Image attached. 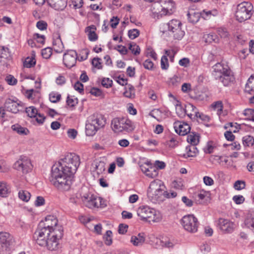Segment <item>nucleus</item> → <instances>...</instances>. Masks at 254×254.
I'll return each mask as SVG.
<instances>
[{
    "label": "nucleus",
    "mask_w": 254,
    "mask_h": 254,
    "mask_svg": "<svg viewBox=\"0 0 254 254\" xmlns=\"http://www.w3.org/2000/svg\"><path fill=\"white\" fill-rule=\"evenodd\" d=\"M80 164V158L75 153H67L51 169L49 182L60 191H68L72 184L74 174Z\"/></svg>",
    "instance_id": "1"
},
{
    "label": "nucleus",
    "mask_w": 254,
    "mask_h": 254,
    "mask_svg": "<svg viewBox=\"0 0 254 254\" xmlns=\"http://www.w3.org/2000/svg\"><path fill=\"white\" fill-rule=\"evenodd\" d=\"M64 235V231L62 227L58 229L53 230L49 235L43 234L41 232L39 234L34 235V238L39 246L46 247L50 251H56L59 247V241Z\"/></svg>",
    "instance_id": "2"
},
{
    "label": "nucleus",
    "mask_w": 254,
    "mask_h": 254,
    "mask_svg": "<svg viewBox=\"0 0 254 254\" xmlns=\"http://www.w3.org/2000/svg\"><path fill=\"white\" fill-rule=\"evenodd\" d=\"M58 223V221L54 216L49 215L45 218V221L40 222L34 235L39 234L41 232H43V234L49 235L53 229H58L59 227H62L57 226Z\"/></svg>",
    "instance_id": "3"
},
{
    "label": "nucleus",
    "mask_w": 254,
    "mask_h": 254,
    "mask_svg": "<svg viewBox=\"0 0 254 254\" xmlns=\"http://www.w3.org/2000/svg\"><path fill=\"white\" fill-rule=\"evenodd\" d=\"M253 5L248 1H244L237 5L235 16L236 19L240 22H244L250 19L253 13Z\"/></svg>",
    "instance_id": "4"
},
{
    "label": "nucleus",
    "mask_w": 254,
    "mask_h": 254,
    "mask_svg": "<svg viewBox=\"0 0 254 254\" xmlns=\"http://www.w3.org/2000/svg\"><path fill=\"white\" fill-rule=\"evenodd\" d=\"M113 129L115 131L120 132L123 130L131 132L134 130L135 127L132 122L126 118H114L111 123Z\"/></svg>",
    "instance_id": "5"
},
{
    "label": "nucleus",
    "mask_w": 254,
    "mask_h": 254,
    "mask_svg": "<svg viewBox=\"0 0 254 254\" xmlns=\"http://www.w3.org/2000/svg\"><path fill=\"white\" fill-rule=\"evenodd\" d=\"M181 224L187 232L194 233L197 231L199 222L193 214H188L182 217Z\"/></svg>",
    "instance_id": "6"
},
{
    "label": "nucleus",
    "mask_w": 254,
    "mask_h": 254,
    "mask_svg": "<svg viewBox=\"0 0 254 254\" xmlns=\"http://www.w3.org/2000/svg\"><path fill=\"white\" fill-rule=\"evenodd\" d=\"M161 181L157 180L152 182L150 185L149 188L150 189L155 190L153 193L151 192L148 193V195L151 197V201L153 203L161 201L162 195L166 192L162 188H164V186H161Z\"/></svg>",
    "instance_id": "7"
},
{
    "label": "nucleus",
    "mask_w": 254,
    "mask_h": 254,
    "mask_svg": "<svg viewBox=\"0 0 254 254\" xmlns=\"http://www.w3.org/2000/svg\"><path fill=\"white\" fill-rule=\"evenodd\" d=\"M13 167L23 174H27L32 171L33 166L31 160L28 157L20 156L13 164Z\"/></svg>",
    "instance_id": "8"
},
{
    "label": "nucleus",
    "mask_w": 254,
    "mask_h": 254,
    "mask_svg": "<svg viewBox=\"0 0 254 254\" xmlns=\"http://www.w3.org/2000/svg\"><path fill=\"white\" fill-rule=\"evenodd\" d=\"M181 25L182 23L176 19H172L166 24L168 31L173 33L175 39L181 40L185 35V32L181 29Z\"/></svg>",
    "instance_id": "9"
},
{
    "label": "nucleus",
    "mask_w": 254,
    "mask_h": 254,
    "mask_svg": "<svg viewBox=\"0 0 254 254\" xmlns=\"http://www.w3.org/2000/svg\"><path fill=\"white\" fill-rule=\"evenodd\" d=\"M156 210L149 207L148 206H140L137 210V215L143 220H147V219H150L149 221L157 222L159 219L156 218Z\"/></svg>",
    "instance_id": "10"
},
{
    "label": "nucleus",
    "mask_w": 254,
    "mask_h": 254,
    "mask_svg": "<svg viewBox=\"0 0 254 254\" xmlns=\"http://www.w3.org/2000/svg\"><path fill=\"white\" fill-rule=\"evenodd\" d=\"M77 54L75 51L68 50L63 56V62L65 66L71 68L75 65Z\"/></svg>",
    "instance_id": "11"
},
{
    "label": "nucleus",
    "mask_w": 254,
    "mask_h": 254,
    "mask_svg": "<svg viewBox=\"0 0 254 254\" xmlns=\"http://www.w3.org/2000/svg\"><path fill=\"white\" fill-rule=\"evenodd\" d=\"M234 224L230 220L219 218L217 223L219 229L224 233H231L234 230Z\"/></svg>",
    "instance_id": "12"
},
{
    "label": "nucleus",
    "mask_w": 254,
    "mask_h": 254,
    "mask_svg": "<svg viewBox=\"0 0 254 254\" xmlns=\"http://www.w3.org/2000/svg\"><path fill=\"white\" fill-rule=\"evenodd\" d=\"M88 122L94 124L100 129L103 127L105 124L106 120L104 116L100 114L95 113L88 118Z\"/></svg>",
    "instance_id": "13"
},
{
    "label": "nucleus",
    "mask_w": 254,
    "mask_h": 254,
    "mask_svg": "<svg viewBox=\"0 0 254 254\" xmlns=\"http://www.w3.org/2000/svg\"><path fill=\"white\" fill-rule=\"evenodd\" d=\"M22 107L20 103L11 99H6L4 104L5 110L13 114H16L21 111L20 108Z\"/></svg>",
    "instance_id": "14"
},
{
    "label": "nucleus",
    "mask_w": 254,
    "mask_h": 254,
    "mask_svg": "<svg viewBox=\"0 0 254 254\" xmlns=\"http://www.w3.org/2000/svg\"><path fill=\"white\" fill-rule=\"evenodd\" d=\"M174 127L176 132L182 136L187 134L190 130V127L189 124L179 121L174 123Z\"/></svg>",
    "instance_id": "15"
},
{
    "label": "nucleus",
    "mask_w": 254,
    "mask_h": 254,
    "mask_svg": "<svg viewBox=\"0 0 254 254\" xmlns=\"http://www.w3.org/2000/svg\"><path fill=\"white\" fill-rule=\"evenodd\" d=\"M82 200L84 205L89 208H96L97 206L96 196L91 193L84 195L82 197Z\"/></svg>",
    "instance_id": "16"
},
{
    "label": "nucleus",
    "mask_w": 254,
    "mask_h": 254,
    "mask_svg": "<svg viewBox=\"0 0 254 254\" xmlns=\"http://www.w3.org/2000/svg\"><path fill=\"white\" fill-rule=\"evenodd\" d=\"M227 67V65H224L220 63L215 64L213 66L214 70L212 73V75L214 78L220 81Z\"/></svg>",
    "instance_id": "17"
},
{
    "label": "nucleus",
    "mask_w": 254,
    "mask_h": 254,
    "mask_svg": "<svg viewBox=\"0 0 254 254\" xmlns=\"http://www.w3.org/2000/svg\"><path fill=\"white\" fill-rule=\"evenodd\" d=\"M12 237L9 233L5 232H0V246L7 249L11 244Z\"/></svg>",
    "instance_id": "18"
},
{
    "label": "nucleus",
    "mask_w": 254,
    "mask_h": 254,
    "mask_svg": "<svg viewBox=\"0 0 254 254\" xmlns=\"http://www.w3.org/2000/svg\"><path fill=\"white\" fill-rule=\"evenodd\" d=\"M162 7V10L166 14H170L172 13L175 7V3L172 0H159Z\"/></svg>",
    "instance_id": "19"
},
{
    "label": "nucleus",
    "mask_w": 254,
    "mask_h": 254,
    "mask_svg": "<svg viewBox=\"0 0 254 254\" xmlns=\"http://www.w3.org/2000/svg\"><path fill=\"white\" fill-rule=\"evenodd\" d=\"M48 4L56 10H63L67 5V0H47Z\"/></svg>",
    "instance_id": "20"
},
{
    "label": "nucleus",
    "mask_w": 254,
    "mask_h": 254,
    "mask_svg": "<svg viewBox=\"0 0 254 254\" xmlns=\"http://www.w3.org/2000/svg\"><path fill=\"white\" fill-rule=\"evenodd\" d=\"M235 78L231 73L230 69L227 67L225 69L222 78L220 81L223 84L226 86H228L231 83L234 81Z\"/></svg>",
    "instance_id": "21"
},
{
    "label": "nucleus",
    "mask_w": 254,
    "mask_h": 254,
    "mask_svg": "<svg viewBox=\"0 0 254 254\" xmlns=\"http://www.w3.org/2000/svg\"><path fill=\"white\" fill-rule=\"evenodd\" d=\"M186 108L189 109H190L191 111L194 113V116L193 117V119L194 118H199L201 121L208 122L209 120V117L203 114L202 113H200L197 111L196 108L192 104L189 103L186 106Z\"/></svg>",
    "instance_id": "22"
},
{
    "label": "nucleus",
    "mask_w": 254,
    "mask_h": 254,
    "mask_svg": "<svg viewBox=\"0 0 254 254\" xmlns=\"http://www.w3.org/2000/svg\"><path fill=\"white\" fill-rule=\"evenodd\" d=\"M145 240L144 233H139L137 236H132L130 239V242L134 246H140L143 245Z\"/></svg>",
    "instance_id": "23"
},
{
    "label": "nucleus",
    "mask_w": 254,
    "mask_h": 254,
    "mask_svg": "<svg viewBox=\"0 0 254 254\" xmlns=\"http://www.w3.org/2000/svg\"><path fill=\"white\" fill-rule=\"evenodd\" d=\"M96 27L95 25H92L86 28V32L88 34V37L90 41L94 42L98 39V36L95 32Z\"/></svg>",
    "instance_id": "24"
},
{
    "label": "nucleus",
    "mask_w": 254,
    "mask_h": 254,
    "mask_svg": "<svg viewBox=\"0 0 254 254\" xmlns=\"http://www.w3.org/2000/svg\"><path fill=\"white\" fill-rule=\"evenodd\" d=\"M98 129H99L96 125L88 122V120L87 119L85 126V132L87 136L94 135Z\"/></svg>",
    "instance_id": "25"
},
{
    "label": "nucleus",
    "mask_w": 254,
    "mask_h": 254,
    "mask_svg": "<svg viewBox=\"0 0 254 254\" xmlns=\"http://www.w3.org/2000/svg\"><path fill=\"white\" fill-rule=\"evenodd\" d=\"M186 106L187 105L185 106V108H184L179 101H177V103L175 105V107L176 112L179 117L181 118H184L187 114V112H188V110H190V109L186 108Z\"/></svg>",
    "instance_id": "26"
},
{
    "label": "nucleus",
    "mask_w": 254,
    "mask_h": 254,
    "mask_svg": "<svg viewBox=\"0 0 254 254\" xmlns=\"http://www.w3.org/2000/svg\"><path fill=\"white\" fill-rule=\"evenodd\" d=\"M244 225L254 233V215L249 214L244 221Z\"/></svg>",
    "instance_id": "27"
},
{
    "label": "nucleus",
    "mask_w": 254,
    "mask_h": 254,
    "mask_svg": "<svg viewBox=\"0 0 254 254\" xmlns=\"http://www.w3.org/2000/svg\"><path fill=\"white\" fill-rule=\"evenodd\" d=\"M187 16L190 22L195 23L198 21L201 17V14L200 12H195L191 10L188 12Z\"/></svg>",
    "instance_id": "28"
},
{
    "label": "nucleus",
    "mask_w": 254,
    "mask_h": 254,
    "mask_svg": "<svg viewBox=\"0 0 254 254\" xmlns=\"http://www.w3.org/2000/svg\"><path fill=\"white\" fill-rule=\"evenodd\" d=\"M10 58L11 54L9 49L4 46H0V62H3L4 59L9 60Z\"/></svg>",
    "instance_id": "29"
},
{
    "label": "nucleus",
    "mask_w": 254,
    "mask_h": 254,
    "mask_svg": "<svg viewBox=\"0 0 254 254\" xmlns=\"http://www.w3.org/2000/svg\"><path fill=\"white\" fill-rule=\"evenodd\" d=\"M186 153L184 154V157L186 158L190 157H194L196 156L198 153V150L195 145H191L187 146L186 148Z\"/></svg>",
    "instance_id": "30"
},
{
    "label": "nucleus",
    "mask_w": 254,
    "mask_h": 254,
    "mask_svg": "<svg viewBox=\"0 0 254 254\" xmlns=\"http://www.w3.org/2000/svg\"><path fill=\"white\" fill-rule=\"evenodd\" d=\"M190 134L188 135L187 141L190 143L191 145H196L199 142V136L198 133L194 132H189Z\"/></svg>",
    "instance_id": "31"
},
{
    "label": "nucleus",
    "mask_w": 254,
    "mask_h": 254,
    "mask_svg": "<svg viewBox=\"0 0 254 254\" xmlns=\"http://www.w3.org/2000/svg\"><path fill=\"white\" fill-rule=\"evenodd\" d=\"M11 128L20 135H27L29 132V130L27 128L22 127L18 124L12 125Z\"/></svg>",
    "instance_id": "32"
},
{
    "label": "nucleus",
    "mask_w": 254,
    "mask_h": 254,
    "mask_svg": "<svg viewBox=\"0 0 254 254\" xmlns=\"http://www.w3.org/2000/svg\"><path fill=\"white\" fill-rule=\"evenodd\" d=\"M243 144L245 147L254 148V138L251 135H246L242 138Z\"/></svg>",
    "instance_id": "33"
},
{
    "label": "nucleus",
    "mask_w": 254,
    "mask_h": 254,
    "mask_svg": "<svg viewBox=\"0 0 254 254\" xmlns=\"http://www.w3.org/2000/svg\"><path fill=\"white\" fill-rule=\"evenodd\" d=\"M245 91L249 93L254 91V75H252L248 79L245 86Z\"/></svg>",
    "instance_id": "34"
},
{
    "label": "nucleus",
    "mask_w": 254,
    "mask_h": 254,
    "mask_svg": "<svg viewBox=\"0 0 254 254\" xmlns=\"http://www.w3.org/2000/svg\"><path fill=\"white\" fill-rule=\"evenodd\" d=\"M205 42L207 43H211L212 42L217 43L218 42V38L214 33H209L203 36Z\"/></svg>",
    "instance_id": "35"
},
{
    "label": "nucleus",
    "mask_w": 254,
    "mask_h": 254,
    "mask_svg": "<svg viewBox=\"0 0 254 254\" xmlns=\"http://www.w3.org/2000/svg\"><path fill=\"white\" fill-rule=\"evenodd\" d=\"M201 17H202L204 19H208L212 16H215L217 15V12L215 10H203L201 12Z\"/></svg>",
    "instance_id": "36"
},
{
    "label": "nucleus",
    "mask_w": 254,
    "mask_h": 254,
    "mask_svg": "<svg viewBox=\"0 0 254 254\" xmlns=\"http://www.w3.org/2000/svg\"><path fill=\"white\" fill-rule=\"evenodd\" d=\"M35 64L36 60L33 57L26 58L23 63L24 66L27 68H31L34 66Z\"/></svg>",
    "instance_id": "37"
},
{
    "label": "nucleus",
    "mask_w": 254,
    "mask_h": 254,
    "mask_svg": "<svg viewBox=\"0 0 254 254\" xmlns=\"http://www.w3.org/2000/svg\"><path fill=\"white\" fill-rule=\"evenodd\" d=\"M10 192L9 189L5 183H0V196L5 197Z\"/></svg>",
    "instance_id": "38"
},
{
    "label": "nucleus",
    "mask_w": 254,
    "mask_h": 254,
    "mask_svg": "<svg viewBox=\"0 0 254 254\" xmlns=\"http://www.w3.org/2000/svg\"><path fill=\"white\" fill-rule=\"evenodd\" d=\"M25 112L27 114V116L30 118H35L38 114L37 110L33 106L26 108Z\"/></svg>",
    "instance_id": "39"
},
{
    "label": "nucleus",
    "mask_w": 254,
    "mask_h": 254,
    "mask_svg": "<svg viewBox=\"0 0 254 254\" xmlns=\"http://www.w3.org/2000/svg\"><path fill=\"white\" fill-rule=\"evenodd\" d=\"M30 196V193L26 190H21L18 192L19 198L26 202H27L29 200Z\"/></svg>",
    "instance_id": "40"
},
{
    "label": "nucleus",
    "mask_w": 254,
    "mask_h": 254,
    "mask_svg": "<svg viewBox=\"0 0 254 254\" xmlns=\"http://www.w3.org/2000/svg\"><path fill=\"white\" fill-rule=\"evenodd\" d=\"M132 53L134 55H138L140 53V49L139 46L137 45L135 43H130L128 47Z\"/></svg>",
    "instance_id": "41"
},
{
    "label": "nucleus",
    "mask_w": 254,
    "mask_h": 254,
    "mask_svg": "<svg viewBox=\"0 0 254 254\" xmlns=\"http://www.w3.org/2000/svg\"><path fill=\"white\" fill-rule=\"evenodd\" d=\"M145 54L146 57H150L155 61L157 60V56L156 53L151 47H148L146 49Z\"/></svg>",
    "instance_id": "42"
},
{
    "label": "nucleus",
    "mask_w": 254,
    "mask_h": 254,
    "mask_svg": "<svg viewBox=\"0 0 254 254\" xmlns=\"http://www.w3.org/2000/svg\"><path fill=\"white\" fill-rule=\"evenodd\" d=\"M112 232L111 230L106 231L105 235L104 236L105 243L108 246H110L112 244Z\"/></svg>",
    "instance_id": "43"
},
{
    "label": "nucleus",
    "mask_w": 254,
    "mask_h": 254,
    "mask_svg": "<svg viewBox=\"0 0 254 254\" xmlns=\"http://www.w3.org/2000/svg\"><path fill=\"white\" fill-rule=\"evenodd\" d=\"M50 101L52 103H57L61 99V95L60 94L52 92L49 94Z\"/></svg>",
    "instance_id": "44"
},
{
    "label": "nucleus",
    "mask_w": 254,
    "mask_h": 254,
    "mask_svg": "<svg viewBox=\"0 0 254 254\" xmlns=\"http://www.w3.org/2000/svg\"><path fill=\"white\" fill-rule=\"evenodd\" d=\"M89 51L87 49H83L80 52L79 56H77V59L79 61H83L86 60L88 58Z\"/></svg>",
    "instance_id": "45"
},
{
    "label": "nucleus",
    "mask_w": 254,
    "mask_h": 254,
    "mask_svg": "<svg viewBox=\"0 0 254 254\" xmlns=\"http://www.w3.org/2000/svg\"><path fill=\"white\" fill-rule=\"evenodd\" d=\"M52 54V50L51 48L48 47L43 49L41 51V54L43 58L49 59Z\"/></svg>",
    "instance_id": "46"
},
{
    "label": "nucleus",
    "mask_w": 254,
    "mask_h": 254,
    "mask_svg": "<svg viewBox=\"0 0 254 254\" xmlns=\"http://www.w3.org/2000/svg\"><path fill=\"white\" fill-rule=\"evenodd\" d=\"M149 172H148L146 175L147 177L154 178L158 175V170L154 167H149Z\"/></svg>",
    "instance_id": "47"
},
{
    "label": "nucleus",
    "mask_w": 254,
    "mask_h": 254,
    "mask_svg": "<svg viewBox=\"0 0 254 254\" xmlns=\"http://www.w3.org/2000/svg\"><path fill=\"white\" fill-rule=\"evenodd\" d=\"M161 67L163 70H166L169 67L168 60L166 56H163L161 58Z\"/></svg>",
    "instance_id": "48"
},
{
    "label": "nucleus",
    "mask_w": 254,
    "mask_h": 254,
    "mask_svg": "<svg viewBox=\"0 0 254 254\" xmlns=\"http://www.w3.org/2000/svg\"><path fill=\"white\" fill-rule=\"evenodd\" d=\"M139 31L137 29H133L128 31V36L132 40L137 38L139 35Z\"/></svg>",
    "instance_id": "49"
},
{
    "label": "nucleus",
    "mask_w": 254,
    "mask_h": 254,
    "mask_svg": "<svg viewBox=\"0 0 254 254\" xmlns=\"http://www.w3.org/2000/svg\"><path fill=\"white\" fill-rule=\"evenodd\" d=\"M246 187V183L243 181L238 180L235 182L234 185V188L236 190H241Z\"/></svg>",
    "instance_id": "50"
},
{
    "label": "nucleus",
    "mask_w": 254,
    "mask_h": 254,
    "mask_svg": "<svg viewBox=\"0 0 254 254\" xmlns=\"http://www.w3.org/2000/svg\"><path fill=\"white\" fill-rule=\"evenodd\" d=\"M66 104L70 107H74L78 103V100L77 98H70L68 95L66 99Z\"/></svg>",
    "instance_id": "51"
},
{
    "label": "nucleus",
    "mask_w": 254,
    "mask_h": 254,
    "mask_svg": "<svg viewBox=\"0 0 254 254\" xmlns=\"http://www.w3.org/2000/svg\"><path fill=\"white\" fill-rule=\"evenodd\" d=\"M223 146L225 147L228 146L230 147V149L231 150H239L241 148V145L240 143L237 141L234 142L233 143L229 144H224Z\"/></svg>",
    "instance_id": "52"
},
{
    "label": "nucleus",
    "mask_w": 254,
    "mask_h": 254,
    "mask_svg": "<svg viewBox=\"0 0 254 254\" xmlns=\"http://www.w3.org/2000/svg\"><path fill=\"white\" fill-rule=\"evenodd\" d=\"M113 84V81L109 78H104L102 80V85L107 88L111 87Z\"/></svg>",
    "instance_id": "53"
},
{
    "label": "nucleus",
    "mask_w": 254,
    "mask_h": 254,
    "mask_svg": "<svg viewBox=\"0 0 254 254\" xmlns=\"http://www.w3.org/2000/svg\"><path fill=\"white\" fill-rule=\"evenodd\" d=\"M101 59L99 58H94L93 59L92 61V65L98 68V69H101L102 68V65H101Z\"/></svg>",
    "instance_id": "54"
},
{
    "label": "nucleus",
    "mask_w": 254,
    "mask_h": 254,
    "mask_svg": "<svg viewBox=\"0 0 254 254\" xmlns=\"http://www.w3.org/2000/svg\"><path fill=\"white\" fill-rule=\"evenodd\" d=\"M37 27L40 30H44L47 29L48 24L47 22L44 20H39L36 23Z\"/></svg>",
    "instance_id": "55"
},
{
    "label": "nucleus",
    "mask_w": 254,
    "mask_h": 254,
    "mask_svg": "<svg viewBox=\"0 0 254 254\" xmlns=\"http://www.w3.org/2000/svg\"><path fill=\"white\" fill-rule=\"evenodd\" d=\"M212 107L215 110H217L218 112H220L223 110V104L220 101L215 102L212 104Z\"/></svg>",
    "instance_id": "56"
},
{
    "label": "nucleus",
    "mask_w": 254,
    "mask_h": 254,
    "mask_svg": "<svg viewBox=\"0 0 254 254\" xmlns=\"http://www.w3.org/2000/svg\"><path fill=\"white\" fill-rule=\"evenodd\" d=\"M143 66L145 69L152 70L154 67L153 63L149 59L146 60L143 64Z\"/></svg>",
    "instance_id": "57"
},
{
    "label": "nucleus",
    "mask_w": 254,
    "mask_h": 254,
    "mask_svg": "<svg viewBox=\"0 0 254 254\" xmlns=\"http://www.w3.org/2000/svg\"><path fill=\"white\" fill-rule=\"evenodd\" d=\"M218 34L221 38H227L229 35V33L225 28H219L218 30Z\"/></svg>",
    "instance_id": "58"
},
{
    "label": "nucleus",
    "mask_w": 254,
    "mask_h": 254,
    "mask_svg": "<svg viewBox=\"0 0 254 254\" xmlns=\"http://www.w3.org/2000/svg\"><path fill=\"white\" fill-rule=\"evenodd\" d=\"M33 38L35 40H37V42L40 44H44L45 42V37L43 35L35 33L33 35Z\"/></svg>",
    "instance_id": "59"
},
{
    "label": "nucleus",
    "mask_w": 254,
    "mask_h": 254,
    "mask_svg": "<svg viewBox=\"0 0 254 254\" xmlns=\"http://www.w3.org/2000/svg\"><path fill=\"white\" fill-rule=\"evenodd\" d=\"M5 80L9 85H15L17 83V79L11 75H9L6 77Z\"/></svg>",
    "instance_id": "60"
},
{
    "label": "nucleus",
    "mask_w": 254,
    "mask_h": 254,
    "mask_svg": "<svg viewBox=\"0 0 254 254\" xmlns=\"http://www.w3.org/2000/svg\"><path fill=\"white\" fill-rule=\"evenodd\" d=\"M96 202L98 203L96 208H104L106 206L105 200L100 197H96Z\"/></svg>",
    "instance_id": "61"
},
{
    "label": "nucleus",
    "mask_w": 254,
    "mask_h": 254,
    "mask_svg": "<svg viewBox=\"0 0 254 254\" xmlns=\"http://www.w3.org/2000/svg\"><path fill=\"white\" fill-rule=\"evenodd\" d=\"M233 200L236 204H240L243 203L245 200V198L243 195H235L233 197Z\"/></svg>",
    "instance_id": "62"
},
{
    "label": "nucleus",
    "mask_w": 254,
    "mask_h": 254,
    "mask_svg": "<svg viewBox=\"0 0 254 254\" xmlns=\"http://www.w3.org/2000/svg\"><path fill=\"white\" fill-rule=\"evenodd\" d=\"M127 225L120 224L119 226L118 232L121 234H124L127 232Z\"/></svg>",
    "instance_id": "63"
},
{
    "label": "nucleus",
    "mask_w": 254,
    "mask_h": 254,
    "mask_svg": "<svg viewBox=\"0 0 254 254\" xmlns=\"http://www.w3.org/2000/svg\"><path fill=\"white\" fill-rule=\"evenodd\" d=\"M243 114L245 116L248 117L247 118H251L254 115V110L252 109H245Z\"/></svg>",
    "instance_id": "64"
}]
</instances>
